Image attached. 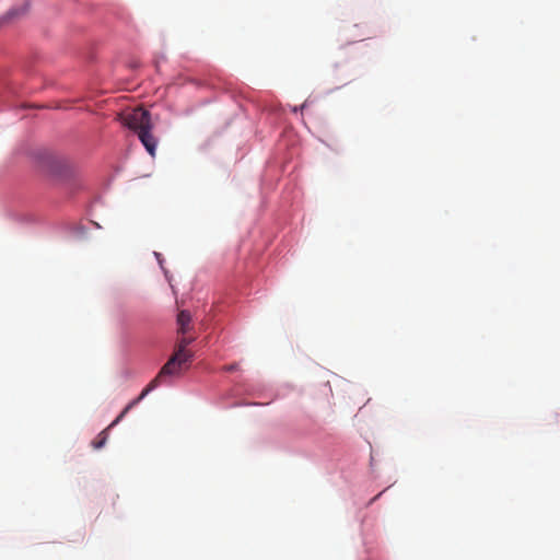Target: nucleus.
<instances>
[{
    "mask_svg": "<svg viewBox=\"0 0 560 560\" xmlns=\"http://www.w3.org/2000/svg\"><path fill=\"white\" fill-rule=\"evenodd\" d=\"M122 122L133 130L151 156L155 155L156 138L152 135L151 115L148 110L137 107L122 117Z\"/></svg>",
    "mask_w": 560,
    "mask_h": 560,
    "instance_id": "obj_1",
    "label": "nucleus"
},
{
    "mask_svg": "<svg viewBox=\"0 0 560 560\" xmlns=\"http://www.w3.org/2000/svg\"><path fill=\"white\" fill-rule=\"evenodd\" d=\"M180 366L177 365L175 358H170L167 362L162 366L158 375L147 385V387L142 390L140 396L132 401H130L125 409L120 412V415L114 420V423H118L121 419L131 410L136 405H138L150 392L155 389L162 382V378L165 376L175 375L179 372Z\"/></svg>",
    "mask_w": 560,
    "mask_h": 560,
    "instance_id": "obj_2",
    "label": "nucleus"
},
{
    "mask_svg": "<svg viewBox=\"0 0 560 560\" xmlns=\"http://www.w3.org/2000/svg\"><path fill=\"white\" fill-rule=\"evenodd\" d=\"M191 320H192V317L188 311H186V310L180 311L177 315L178 334H180V335L188 334L191 329Z\"/></svg>",
    "mask_w": 560,
    "mask_h": 560,
    "instance_id": "obj_3",
    "label": "nucleus"
},
{
    "mask_svg": "<svg viewBox=\"0 0 560 560\" xmlns=\"http://www.w3.org/2000/svg\"><path fill=\"white\" fill-rule=\"evenodd\" d=\"M171 358H175L177 365L182 366L186 363L191 362V360L194 358V353L187 349L182 350L179 347L175 346V351Z\"/></svg>",
    "mask_w": 560,
    "mask_h": 560,
    "instance_id": "obj_4",
    "label": "nucleus"
},
{
    "mask_svg": "<svg viewBox=\"0 0 560 560\" xmlns=\"http://www.w3.org/2000/svg\"><path fill=\"white\" fill-rule=\"evenodd\" d=\"M113 423H114V421L105 430H103L96 436V439L92 442V446L95 450L102 448L106 444L107 439H108V430H110L112 428H114L117 424V423H115V424H113Z\"/></svg>",
    "mask_w": 560,
    "mask_h": 560,
    "instance_id": "obj_5",
    "label": "nucleus"
},
{
    "mask_svg": "<svg viewBox=\"0 0 560 560\" xmlns=\"http://www.w3.org/2000/svg\"><path fill=\"white\" fill-rule=\"evenodd\" d=\"M195 341V337H187L183 336L179 338L176 342V347H179L182 350L187 349L189 345H191Z\"/></svg>",
    "mask_w": 560,
    "mask_h": 560,
    "instance_id": "obj_6",
    "label": "nucleus"
},
{
    "mask_svg": "<svg viewBox=\"0 0 560 560\" xmlns=\"http://www.w3.org/2000/svg\"><path fill=\"white\" fill-rule=\"evenodd\" d=\"M237 369H238V364H237V363L229 364V365H225V366L223 368V370H224L225 372H234V371H236Z\"/></svg>",
    "mask_w": 560,
    "mask_h": 560,
    "instance_id": "obj_7",
    "label": "nucleus"
}]
</instances>
